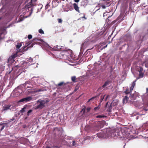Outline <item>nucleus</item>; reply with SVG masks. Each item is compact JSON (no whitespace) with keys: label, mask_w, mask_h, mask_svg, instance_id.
<instances>
[{"label":"nucleus","mask_w":148,"mask_h":148,"mask_svg":"<svg viewBox=\"0 0 148 148\" xmlns=\"http://www.w3.org/2000/svg\"><path fill=\"white\" fill-rule=\"evenodd\" d=\"M144 72L139 73L138 78H142L144 76Z\"/></svg>","instance_id":"nucleus-16"},{"label":"nucleus","mask_w":148,"mask_h":148,"mask_svg":"<svg viewBox=\"0 0 148 148\" xmlns=\"http://www.w3.org/2000/svg\"><path fill=\"white\" fill-rule=\"evenodd\" d=\"M109 97V95H107L106 97V98L105 99H104V101H106L107 99H108V97Z\"/></svg>","instance_id":"nucleus-33"},{"label":"nucleus","mask_w":148,"mask_h":148,"mask_svg":"<svg viewBox=\"0 0 148 148\" xmlns=\"http://www.w3.org/2000/svg\"><path fill=\"white\" fill-rule=\"evenodd\" d=\"M145 67H148L147 66V65H146V64H145Z\"/></svg>","instance_id":"nucleus-49"},{"label":"nucleus","mask_w":148,"mask_h":148,"mask_svg":"<svg viewBox=\"0 0 148 148\" xmlns=\"http://www.w3.org/2000/svg\"><path fill=\"white\" fill-rule=\"evenodd\" d=\"M143 68L141 67H140V70L138 71L139 73L143 72Z\"/></svg>","instance_id":"nucleus-26"},{"label":"nucleus","mask_w":148,"mask_h":148,"mask_svg":"<svg viewBox=\"0 0 148 148\" xmlns=\"http://www.w3.org/2000/svg\"><path fill=\"white\" fill-rule=\"evenodd\" d=\"M110 83V82L109 81H107L105 82L104 84L102 86V87L104 88L106 86L109 84Z\"/></svg>","instance_id":"nucleus-15"},{"label":"nucleus","mask_w":148,"mask_h":148,"mask_svg":"<svg viewBox=\"0 0 148 148\" xmlns=\"http://www.w3.org/2000/svg\"><path fill=\"white\" fill-rule=\"evenodd\" d=\"M71 80L72 81L74 82H77L76 80V78L75 76H74L71 77Z\"/></svg>","instance_id":"nucleus-18"},{"label":"nucleus","mask_w":148,"mask_h":148,"mask_svg":"<svg viewBox=\"0 0 148 148\" xmlns=\"http://www.w3.org/2000/svg\"><path fill=\"white\" fill-rule=\"evenodd\" d=\"M101 3L102 4L101 5H102L103 9H105L110 5V2L108 0H102L101 1Z\"/></svg>","instance_id":"nucleus-3"},{"label":"nucleus","mask_w":148,"mask_h":148,"mask_svg":"<svg viewBox=\"0 0 148 148\" xmlns=\"http://www.w3.org/2000/svg\"><path fill=\"white\" fill-rule=\"evenodd\" d=\"M136 82V81H135L132 82V86L130 87V89L129 88L126 89L125 91H124L126 95L129 93H130V94H131V92L133 90V89L135 86Z\"/></svg>","instance_id":"nucleus-2"},{"label":"nucleus","mask_w":148,"mask_h":148,"mask_svg":"<svg viewBox=\"0 0 148 148\" xmlns=\"http://www.w3.org/2000/svg\"><path fill=\"white\" fill-rule=\"evenodd\" d=\"M108 102L106 103V108L107 106H108Z\"/></svg>","instance_id":"nucleus-41"},{"label":"nucleus","mask_w":148,"mask_h":148,"mask_svg":"<svg viewBox=\"0 0 148 148\" xmlns=\"http://www.w3.org/2000/svg\"><path fill=\"white\" fill-rule=\"evenodd\" d=\"M111 104L112 106H116L118 104V103L117 100H113L111 103Z\"/></svg>","instance_id":"nucleus-14"},{"label":"nucleus","mask_w":148,"mask_h":148,"mask_svg":"<svg viewBox=\"0 0 148 148\" xmlns=\"http://www.w3.org/2000/svg\"><path fill=\"white\" fill-rule=\"evenodd\" d=\"M11 106L10 105H5V106L3 108V109L4 110H6L10 109Z\"/></svg>","instance_id":"nucleus-11"},{"label":"nucleus","mask_w":148,"mask_h":148,"mask_svg":"<svg viewBox=\"0 0 148 148\" xmlns=\"http://www.w3.org/2000/svg\"><path fill=\"white\" fill-rule=\"evenodd\" d=\"M48 102L47 100L45 101L44 100H38L37 101V103H39L35 109H42L45 106V104L47 103Z\"/></svg>","instance_id":"nucleus-1"},{"label":"nucleus","mask_w":148,"mask_h":148,"mask_svg":"<svg viewBox=\"0 0 148 148\" xmlns=\"http://www.w3.org/2000/svg\"><path fill=\"white\" fill-rule=\"evenodd\" d=\"M38 40L37 38H34L32 40V42H34V41H36V40ZM30 43L27 45V48L26 49H24V50L25 51H26L28 49V48H29V47H33V46H34V45H35V44H36V42H34V43H32L31 45H30V44L32 42H30ZM26 48V47H25L24 48V49H25V48Z\"/></svg>","instance_id":"nucleus-5"},{"label":"nucleus","mask_w":148,"mask_h":148,"mask_svg":"<svg viewBox=\"0 0 148 148\" xmlns=\"http://www.w3.org/2000/svg\"><path fill=\"white\" fill-rule=\"evenodd\" d=\"M78 89V88H76V87L75 88L74 91L75 92Z\"/></svg>","instance_id":"nucleus-39"},{"label":"nucleus","mask_w":148,"mask_h":148,"mask_svg":"<svg viewBox=\"0 0 148 148\" xmlns=\"http://www.w3.org/2000/svg\"><path fill=\"white\" fill-rule=\"evenodd\" d=\"M39 32L41 34H44V33L43 30L42 29H40L38 30Z\"/></svg>","instance_id":"nucleus-24"},{"label":"nucleus","mask_w":148,"mask_h":148,"mask_svg":"<svg viewBox=\"0 0 148 148\" xmlns=\"http://www.w3.org/2000/svg\"><path fill=\"white\" fill-rule=\"evenodd\" d=\"M49 6V3L47 4L45 6V9H47L48 6Z\"/></svg>","instance_id":"nucleus-36"},{"label":"nucleus","mask_w":148,"mask_h":148,"mask_svg":"<svg viewBox=\"0 0 148 148\" xmlns=\"http://www.w3.org/2000/svg\"><path fill=\"white\" fill-rule=\"evenodd\" d=\"M75 141L73 140V146H75Z\"/></svg>","instance_id":"nucleus-37"},{"label":"nucleus","mask_w":148,"mask_h":148,"mask_svg":"<svg viewBox=\"0 0 148 148\" xmlns=\"http://www.w3.org/2000/svg\"><path fill=\"white\" fill-rule=\"evenodd\" d=\"M132 2H130V3H129V8H130V9H131L132 8L131 6H132Z\"/></svg>","instance_id":"nucleus-31"},{"label":"nucleus","mask_w":148,"mask_h":148,"mask_svg":"<svg viewBox=\"0 0 148 148\" xmlns=\"http://www.w3.org/2000/svg\"><path fill=\"white\" fill-rule=\"evenodd\" d=\"M32 98L30 96L28 97H27L21 99L19 101V102H21L24 101H25L26 102L32 100Z\"/></svg>","instance_id":"nucleus-8"},{"label":"nucleus","mask_w":148,"mask_h":148,"mask_svg":"<svg viewBox=\"0 0 148 148\" xmlns=\"http://www.w3.org/2000/svg\"><path fill=\"white\" fill-rule=\"evenodd\" d=\"M42 90L41 89H38L37 90H36V91H35L36 92H39L41 91H42Z\"/></svg>","instance_id":"nucleus-34"},{"label":"nucleus","mask_w":148,"mask_h":148,"mask_svg":"<svg viewBox=\"0 0 148 148\" xmlns=\"http://www.w3.org/2000/svg\"><path fill=\"white\" fill-rule=\"evenodd\" d=\"M58 20L59 23H62V20L61 19L59 18Z\"/></svg>","instance_id":"nucleus-32"},{"label":"nucleus","mask_w":148,"mask_h":148,"mask_svg":"<svg viewBox=\"0 0 148 148\" xmlns=\"http://www.w3.org/2000/svg\"><path fill=\"white\" fill-rule=\"evenodd\" d=\"M144 110L145 111H147L148 110V109H144Z\"/></svg>","instance_id":"nucleus-43"},{"label":"nucleus","mask_w":148,"mask_h":148,"mask_svg":"<svg viewBox=\"0 0 148 148\" xmlns=\"http://www.w3.org/2000/svg\"><path fill=\"white\" fill-rule=\"evenodd\" d=\"M107 45H106L105 46H104L103 47L104 48H105L106 47H107Z\"/></svg>","instance_id":"nucleus-47"},{"label":"nucleus","mask_w":148,"mask_h":148,"mask_svg":"<svg viewBox=\"0 0 148 148\" xmlns=\"http://www.w3.org/2000/svg\"><path fill=\"white\" fill-rule=\"evenodd\" d=\"M90 109L91 108H90L88 107L86 108V110L87 112H89V111H90Z\"/></svg>","instance_id":"nucleus-35"},{"label":"nucleus","mask_w":148,"mask_h":148,"mask_svg":"<svg viewBox=\"0 0 148 148\" xmlns=\"http://www.w3.org/2000/svg\"><path fill=\"white\" fill-rule=\"evenodd\" d=\"M27 88H32V87L31 86H28L27 87Z\"/></svg>","instance_id":"nucleus-46"},{"label":"nucleus","mask_w":148,"mask_h":148,"mask_svg":"<svg viewBox=\"0 0 148 148\" xmlns=\"http://www.w3.org/2000/svg\"><path fill=\"white\" fill-rule=\"evenodd\" d=\"M112 108V105L110 104L109 107L107 109V111L109 112H111Z\"/></svg>","instance_id":"nucleus-17"},{"label":"nucleus","mask_w":148,"mask_h":148,"mask_svg":"<svg viewBox=\"0 0 148 148\" xmlns=\"http://www.w3.org/2000/svg\"><path fill=\"white\" fill-rule=\"evenodd\" d=\"M26 107H25L23 108L21 110H20V112L21 113H23L25 111V109L26 108Z\"/></svg>","instance_id":"nucleus-22"},{"label":"nucleus","mask_w":148,"mask_h":148,"mask_svg":"<svg viewBox=\"0 0 148 148\" xmlns=\"http://www.w3.org/2000/svg\"><path fill=\"white\" fill-rule=\"evenodd\" d=\"M95 97H92V98H91V99H89V100L88 101V102H89L90 101V100L93 99H94Z\"/></svg>","instance_id":"nucleus-38"},{"label":"nucleus","mask_w":148,"mask_h":148,"mask_svg":"<svg viewBox=\"0 0 148 148\" xmlns=\"http://www.w3.org/2000/svg\"><path fill=\"white\" fill-rule=\"evenodd\" d=\"M105 96V95H102L101 96V99H100V103H100H100H101L102 101L104 99V97Z\"/></svg>","instance_id":"nucleus-19"},{"label":"nucleus","mask_w":148,"mask_h":148,"mask_svg":"<svg viewBox=\"0 0 148 148\" xmlns=\"http://www.w3.org/2000/svg\"><path fill=\"white\" fill-rule=\"evenodd\" d=\"M33 111V110H29L27 113V115L28 116H29V114L30 113H31Z\"/></svg>","instance_id":"nucleus-25"},{"label":"nucleus","mask_w":148,"mask_h":148,"mask_svg":"<svg viewBox=\"0 0 148 148\" xmlns=\"http://www.w3.org/2000/svg\"><path fill=\"white\" fill-rule=\"evenodd\" d=\"M139 93L135 92L133 94H130V97L131 100H134L136 99V97H139Z\"/></svg>","instance_id":"nucleus-6"},{"label":"nucleus","mask_w":148,"mask_h":148,"mask_svg":"<svg viewBox=\"0 0 148 148\" xmlns=\"http://www.w3.org/2000/svg\"><path fill=\"white\" fill-rule=\"evenodd\" d=\"M63 84L65 85V84H64L63 82H61L58 84L57 87L58 89V91L59 92H65V90L64 89V88L61 86H63Z\"/></svg>","instance_id":"nucleus-4"},{"label":"nucleus","mask_w":148,"mask_h":148,"mask_svg":"<svg viewBox=\"0 0 148 148\" xmlns=\"http://www.w3.org/2000/svg\"><path fill=\"white\" fill-rule=\"evenodd\" d=\"M74 1L76 2H78L79 1V0H75Z\"/></svg>","instance_id":"nucleus-40"},{"label":"nucleus","mask_w":148,"mask_h":148,"mask_svg":"<svg viewBox=\"0 0 148 148\" xmlns=\"http://www.w3.org/2000/svg\"><path fill=\"white\" fill-rule=\"evenodd\" d=\"M146 61H145L144 62H143V64H145V63H146Z\"/></svg>","instance_id":"nucleus-48"},{"label":"nucleus","mask_w":148,"mask_h":148,"mask_svg":"<svg viewBox=\"0 0 148 148\" xmlns=\"http://www.w3.org/2000/svg\"><path fill=\"white\" fill-rule=\"evenodd\" d=\"M100 108V103H99V105L97 107H95L94 108V109L95 110H97L99 109Z\"/></svg>","instance_id":"nucleus-21"},{"label":"nucleus","mask_w":148,"mask_h":148,"mask_svg":"<svg viewBox=\"0 0 148 148\" xmlns=\"http://www.w3.org/2000/svg\"><path fill=\"white\" fill-rule=\"evenodd\" d=\"M146 90H147V92H148V88H146Z\"/></svg>","instance_id":"nucleus-45"},{"label":"nucleus","mask_w":148,"mask_h":148,"mask_svg":"<svg viewBox=\"0 0 148 148\" xmlns=\"http://www.w3.org/2000/svg\"><path fill=\"white\" fill-rule=\"evenodd\" d=\"M90 128V126H86L85 128V130L86 131H88V129Z\"/></svg>","instance_id":"nucleus-29"},{"label":"nucleus","mask_w":148,"mask_h":148,"mask_svg":"<svg viewBox=\"0 0 148 148\" xmlns=\"http://www.w3.org/2000/svg\"><path fill=\"white\" fill-rule=\"evenodd\" d=\"M31 84V83L29 81H26L25 82V83L23 84V86H26L27 84Z\"/></svg>","instance_id":"nucleus-20"},{"label":"nucleus","mask_w":148,"mask_h":148,"mask_svg":"<svg viewBox=\"0 0 148 148\" xmlns=\"http://www.w3.org/2000/svg\"><path fill=\"white\" fill-rule=\"evenodd\" d=\"M46 148H51V147H49V146H47L46 147Z\"/></svg>","instance_id":"nucleus-44"},{"label":"nucleus","mask_w":148,"mask_h":148,"mask_svg":"<svg viewBox=\"0 0 148 148\" xmlns=\"http://www.w3.org/2000/svg\"><path fill=\"white\" fill-rule=\"evenodd\" d=\"M5 126H7L6 124H4L3 123L0 124V128H1L0 130V132L3 129Z\"/></svg>","instance_id":"nucleus-12"},{"label":"nucleus","mask_w":148,"mask_h":148,"mask_svg":"<svg viewBox=\"0 0 148 148\" xmlns=\"http://www.w3.org/2000/svg\"><path fill=\"white\" fill-rule=\"evenodd\" d=\"M37 0H35V2H36V1H37Z\"/></svg>","instance_id":"nucleus-51"},{"label":"nucleus","mask_w":148,"mask_h":148,"mask_svg":"<svg viewBox=\"0 0 148 148\" xmlns=\"http://www.w3.org/2000/svg\"><path fill=\"white\" fill-rule=\"evenodd\" d=\"M73 7L75 10L77 12H78L79 13L80 11L79 10V8L78 6L75 3H74L73 4Z\"/></svg>","instance_id":"nucleus-10"},{"label":"nucleus","mask_w":148,"mask_h":148,"mask_svg":"<svg viewBox=\"0 0 148 148\" xmlns=\"http://www.w3.org/2000/svg\"><path fill=\"white\" fill-rule=\"evenodd\" d=\"M54 132L56 136H58L59 137L60 136L62 135V133L60 130L58 128H55L54 129Z\"/></svg>","instance_id":"nucleus-7"},{"label":"nucleus","mask_w":148,"mask_h":148,"mask_svg":"<svg viewBox=\"0 0 148 148\" xmlns=\"http://www.w3.org/2000/svg\"><path fill=\"white\" fill-rule=\"evenodd\" d=\"M68 52L67 51H64L60 54V56H62L63 58H65L66 57L68 56Z\"/></svg>","instance_id":"nucleus-9"},{"label":"nucleus","mask_w":148,"mask_h":148,"mask_svg":"<svg viewBox=\"0 0 148 148\" xmlns=\"http://www.w3.org/2000/svg\"><path fill=\"white\" fill-rule=\"evenodd\" d=\"M22 46V44L21 43L18 44V45H16V48L18 49L19 48H20Z\"/></svg>","instance_id":"nucleus-23"},{"label":"nucleus","mask_w":148,"mask_h":148,"mask_svg":"<svg viewBox=\"0 0 148 148\" xmlns=\"http://www.w3.org/2000/svg\"><path fill=\"white\" fill-rule=\"evenodd\" d=\"M82 18H84L85 19H86V17H85V16H84L82 17Z\"/></svg>","instance_id":"nucleus-42"},{"label":"nucleus","mask_w":148,"mask_h":148,"mask_svg":"<svg viewBox=\"0 0 148 148\" xmlns=\"http://www.w3.org/2000/svg\"><path fill=\"white\" fill-rule=\"evenodd\" d=\"M105 116H102V115H97L96 116L97 118H103Z\"/></svg>","instance_id":"nucleus-27"},{"label":"nucleus","mask_w":148,"mask_h":148,"mask_svg":"<svg viewBox=\"0 0 148 148\" xmlns=\"http://www.w3.org/2000/svg\"><path fill=\"white\" fill-rule=\"evenodd\" d=\"M129 99V98L127 96H125L123 98V102L124 103H126L127 102Z\"/></svg>","instance_id":"nucleus-13"},{"label":"nucleus","mask_w":148,"mask_h":148,"mask_svg":"<svg viewBox=\"0 0 148 148\" xmlns=\"http://www.w3.org/2000/svg\"><path fill=\"white\" fill-rule=\"evenodd\" d=\"M25 127H26L25 125H24V128H25Z\"/></svg>","instance_id":"nucleus-50"},{"label":"nucleus","mask_w":148,"mask_h":148,"mask_svg":"<svg viewBox=\"0 0 148 148\" xmlns=\"http://www.w3.org/2000/svg\"><path fill=\"white\" fill-rule=\"evenodd\" d=\"M85 111V108H83L82 109V110L81 111V112H83V114H84Z\"/></svg>","instance_id":"nucleus-28"},{"label":"nucleus","mask_w":148,"mask_h":148,"mask_svg":"<svg viewBox=\"0 0 148 148\" xmlns=\"http://www.w3.org/2000/svg\"><path fill=\"white\" fill-rule=\"evenodd\" d=\"M32 37V36L31 35L29 34L28 36V38L29 40L31 39Z\"/></svg>","instance_id":"nucleus-30"}]
</instances>
